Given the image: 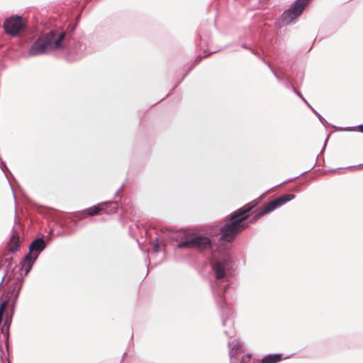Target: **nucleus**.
<instances>
[{
	"label": "nucleus",
	"instance_id": "1",
	"mask_svg": "<svg viewBox=\"0 0 363 363\" xmlns=\"http://www.w3.org/2000/svg\"><path fill=\"white\" fill-rule=\"evenodd\" d=\"M230 268V262L228 259L218 260L213 263L212 270L214 272L215 280L211 284V290L220 310L223 326L229 327V330L224 331L226 336L231 338L235 335L233 328V321L232 320L233 311L226 305L225 294L230 285V277L228 272Z\"/></svg>",
	"mask_w": 363,
	"mask_h": 363
},
{
	"label": "nucleus",
	"instance_id": "2",
	"mask_svg": "<svg viewBox=\"0 0 363 363\" xmlns=\"http://www.w3.org/2000/svg\"><path fill=\"white\" fill-rule=\"evenodd\" d=\"M70 37L71 35L64 30H51L48 33L39 36L32 43L28 50V55H41L61 49L67 43H70Z\"/></svg>",
	"mask_w": 363,
	"mask_h": 363
},
{
	"label": "nucleus",
	"instance_id": "3",
	"mask_svg": "<svg viewBox=\"0 0 363 363\" xmlns=\"http://www.w3.org/2000/svg\"><path fill=\"white\" fill-rule=\"evenodd\" d=\"M257 203H249L244 206L233 212L225 218L226 223L220 229L221 236L220 240L230 242L248 224L244 223L249 217V213L255 207Z\"/></svg>",
	"mask_w": 363,
	"mask_h": 363
},
{
	"label": "nucleus",
	"instance_id": "4",
	"mask_svg": "<svg viewBox=\"0 0 363 363\" xmlns=\"http://www.w3.org/2000/svg\"><path fill=\"white\" fill-rule=\"evenodd\" d=\"M118 208L119 203L118 202L106 201L94 205L82 211L77 212L75 216L77 217L78 219H82L86 216L97 215L101 211H104L106 214L111 215L115 213Z\"/></svg>",
	"mask_w": 363,
	"mask_h": 363
},
{
	"label": "nucleus",
	"instance_id": "5",
	"mask_svg": "<svg viewBox=\"0 0 363 363\" xmlns=\"http://www.w3.org/2000/svg\"><path fill=\"white\" fill-rule=\"evenodd\" d=\"M295 195L293 194H287L283 196H279L268 203H266L262 208L258 209L256 213L253 216L250 222H253L261 218L264 214L269 213L277 208L284 205L286 202L293 200L295 198Z\"/></svg>",
	"mask_w": 363,
	"mask_h": 363
},
{
	"label": "nucleus",
	"instance_id": "6",
	"mask_svg": "<svg viewBox=\"0 0 363 363\" xmlns=\"http://www.w3.org/2000/svg\"><path fill=\"white\" fill-rule=\"evenodd\" d=\"M309 2L310 0H296L289 9L282 13L281 21L283 24L289 25L300 16Z\"/></svg>",
	"mask_w": 363,
	"mask_h": 363
},
{
	"label": "nucleus",
	"instance_id": "7",
	"mask_svg": "<svg viewBox=\"0 0 363 363\" xmlns=\"http://www.w3.org/2000/svg\"><path fill=\"white\" fill-rule=\"evenodd\" d=\"M3 27L6 34L15 37L25 29V23L22 16L16 15L6 18Z\"/></svg>",
	"mask_w": 363,
	"mask_h": 363
},
{
	"label": "nucleus",
	"instance_id": "8",
	"mask_svg": "<svg viewBox=\"0 0 363 363\" xmlns=\"http://www.w3.org/2000/svg\"><path fill=\"white\" fill-rule=\"evenodd\" d=\"M37 259L38 255H35V254H33V252H30V250L24 257L23 259L21 262V269H24L26 276L30 272Z\"/></svg>",
	"mask_w": 363,
	"mask_h": 363
},
{
	"label": "nucleus",
	"instance_id": "9",
	"mask_svg": "<svg viewBox=\"0 0 363 363\" xmlns=\"http://www.w3.org/2000/svg\"><path fill=\"white\" fill-rule=\"evenodd\" d=\"M192 239L196 240V242H193L194 248H197L201 250L211 249L212 247V242L211 239L204 235H196L192 238Z\"/></svg>",
	"mask_w": 363,
	"mask_h": 363
},
{
	"label": "nucleus",
	"instance_id": "10",
	"mask_svg": "<svg viewBox=\"0 0 363 363\" xmlns=\"http://www.w3.org/2000/svg\"><path fill=\"white\" fill-rule=\"evenodd\" d=\"M46 247V242L44 237L34 239L29 245V250L35 255H39Z\"/></svg>",
	"mask_w": 363,
	"mask_h": 363
},
{
	"label": "nucleus",
	"instance_id": "11",
	"mask_svg": "<svg viewBox=\"0 0 363 363\" xmlns=\"http://www.w3.org/2000/svg\"><path fill=\"white\" fill-rule=\"evenodd\" d=\"M69 54L75 55L74 59H78L86 54V45L82 42H74L69 48Z\"/></svg>",
	"mask_w": 363,
	"mask_h": 363
},
{
	"label": "nucleus",
	"instance_id": "12",
	"mask_svg": "<svg viewBox=\"0 0 363 363\" xmlns=\"http://www.w3.org/2000/svg\"><path fill=\"white\" fill-rule=\"evenodd\" d=\"M9 250L11 252L15 253L20 247V238L18 233H13L8 243Z\"/></svg>",
	"mask_w": 363,
	"mask_h": 363
},
{
	"label": "nucleus",
	"instance_id": "13",
	"mask_svg": "<svg viewBox=\"0 0 363 363\" xmlns=\"http://www.w3.org/2000/svg\"><path fill=\"white\" fill-rule=\"evenodd\" d=\"M11 310L12 311L13 310V307H12ZM12 315H13V313H11V315H6V317L5 318V320H4V325L1 328V333L3 334H4L6 340L9 339V328H10V326H11V322H12Z\"/></svg>",
	"mask_w": 363,
	"mask_h": 363
},
{
	"label": "nucleus",
	"instance_id": "14",
	"mask_svg": "<svg viewBox=\"0 0 363 363\" xmlns=\"http://www.w3.org/2000/svg\"><path fill=\"white\" fill-rule=\"evenodd\" d=\"M242 346V343L238 340H233V342H228V347H230L229 356L230 359L236 356L237 351L240 350Z\"/></svg>",
	"mask_w": 363,
	"mask_h": 363
},
{
	"label": "nucleus",
	"instance_id": "15",
	"mask_svg": "<svg viewBox=\"0 0 363 363\" xmlns=\"http://www.w3.org/2000/svg\"><path fill=\"white\" fill-rule=\"evenodd\" d=\"M281 360V354H270L262 359V363H278Z\"/></svg>",
	"mask_w": 363,
	"mask_h": 363
},
{
	"label": "nucleus",
	"instance_id": "16",
	"mask_svg": "<svg viewBox=\"0 0 363 363\" xmlns=\"http://www.w3.org/2000/svg\"><path fill=\"white\" fill-rule=\"evenodd\" d=\"M196 240L190 238L189 240H186L185 241L180 242L177 245L178 248H194L193 242H196Z\"/></svg>",
	"mask_w": 363,
	"mask_h": 363
},
{
	"label": "nucleus",
	"instance_id": "17",
	"mask_svg": "<svg viewBox=\"0 0 363 363\" xmlns=\"http://www.w3.org/2000/svg\"><path fill=\"white\" fill-rule=\"evenodd\" d=\"M264 63L269 67V68L270 69L271 72L273 73L274 76L277 78V79L279 82H283L285 84V81H286V79L280 77V76H279L277 74V73L274 71V69L272 68V67L271 64L269 63V62L264 61Z\"/></svg>",
	"mask_w": 363,
	"mask_h": 363
},
{
	"label": "nucleus",
	"instance_id": "18",
	"mask_svg": "<svg viewBox=\"0 0 363 363\" xmlns=\"http://www.w3.org/2000/svg\"><path fill=\"white\" fill-rule=\"evenodd\" d=\"M242 48L250 50L253 55L257 56L259 60H262L264 62L266 61L259 53L256 52L255 50H253L251 48H249L246 44H242L241 45Z\"/></svg>",
	"mask_w": 363,
	"mask_h": 363
},
{
	"label": "nucleus",
	"instance_id": "19",
	"mask_svg": "<svg viewBox=\"0 0 363 363\" xmlns=\"http://www.w3.org/2000/svg\"><path fill=\"white\" fill-rule=\"evenodd\" d=\"M314 167H315V164H314L313 166H312V167H311L310 169H308V170H306V171H305V172H302L301 174H300L298 176H296V177H295L294 178H292V179H291L288 180L286 183L289 182H292V181L295 180L296 179H297V178L300 177L301 176L303 175L304 174H306V173H307V172H310V171H311V170ZM283 183L284 184L285 182H283Z\"/></svg>",
	"mask_w": 363,
	"mask_h": 363
},
{
	"label": "nucleus",
	"instance_id": "20",
	"mask_svg": "<svg viewBox=\"0 0 363 363\" xmlns=\"http://www.w3.org/2000/svg\"><path fill=\"white\" fill-rule=\"evenodd\" d=\"M153 250L156 253H157L160 251V243L158 238H156L155 242L154 243Z\"/></svg>",
	"mask_w": 363,
	"mask_h": 363
},
{
	"label": "nucleus",
	"instance_id": "21",
	"mask_svg": "<svg viewBox=\"0 0 363 363\" xmlns=\"http://www.w3.org/2000/svg\"><path fill=\"white\" fill-rule=\"evenodd\" d=\"M292 91L295 93L298 97H300L302 99V101H305V98L303 97L302 94L300 91H297L294 87H292Z\"/></svg>",
	"mask_w": 363,
	"mask_h": 363
},
{
	"label": "nucleus",
	"instance_id": "22",
	"mask_svg": "<svg viewBox=\"0 0 363 363\" xmlns=\"http://www.w3.org/2000/svg\"><path fill=\"white\" fill-rule=\"evenodd\" d=\"M340 131H354L355 130V128L350 126V127H345V128H340Z\"/></svg>",
	"mask_w": 363,
	"mask_h": 363
},
{
	"label": "nucleus",
	"instance_id": "23",
	"mask_svg": "<svg viewBox=\"0 0 363 363\" xmlns=\"http://www.w3.org/2000/svg\"><path fill=\"white\" fill-rule=\"evenodd\" d=\"M201 60V55H199L198 56V58L194 61V64L191 66V67L189 68V71L194 67L196 66V65H198L200 61Z\"/></svg>",
	"mask_w": 363,
	"mask_h": 363
},
{
	"label": "nucleus",
	"instance_id": "24",
	"mask_svg": "<svg viewBox=\"0 0 363 363\" xmlns=\"http://www.w3.org/2000/svg\"><path fill=\"white\" fill-rule=\"evenodd\" d=\"M329 138H330V135H328V136L326 137V138H325V140L324 145H323V149H322V150H321L320 153H323V152L325 151V147H326V145H327V143H328V140H329Z\"/></svg>",
	"mask_w": 363,
	"mask_h": 363
},
{
	"label": "nucleus",
	"instance_id": "25",
	"mask_svg": "<svg viewBox=\"0 0 363 363\" xmlns=\"http://www.w3.org/2000/svg\"><path fill=\"white\" fill-rule=\"evenodd\" d=\"M317 116L318 117L320 121L323 123V125L325 126V119L319 113H316Z\"/></svg>",
	"mask_w": 363,
	"mask_h": 363
},
{
	"label": "nucleus",
	"instance_id": "26",
	"mask_svg": "<svg viewBox=\"0 0 363 363\" xmlns=\"http://www.w3.org/2000/svg\"><path fill=\"white\" fill-rule=\"evenodd\" d=\"M284 85H285L286 88L289 89L292 91V87H294V86L289 83L288 79H286Z\"/></svg>",
	"mask_w": 363,
	"mask_h": 363
},
{
	"label": "nucleus",
	"instance_id": "27",
	"mask_svg": "<svg viewBox=\"0 0 363 363\" xmlns=\"http://www.w3.org/2000/svg\"><path fill=\"white\" fill-rule=\"evenodd\" d=\"M1 169H2V171H4V172L6 174V171H9L8 167H6V164L3 163L2 165L1 166Z\"/></svg>",
	"mask_w": 363,
	"mask_h": 363
},
{
	"label": "nucleus",
	"instance_id": "28",
	"mask_svg": "<svg viewBox=\"0 0 363 363\" xmlns=\"http://www.w3.org/2000/svg\"><path fill=\"white\" fill-rule=\"evenodd\" d=\"M123 187H124V184H122V185L120 186L119 189H118L117 191H116V193H115V197H118V196H119L120 191H121V190L123 189Z\"/></svg>",
	"mask_w": 363,
	"mask_h": 363
},
{
	"label": "nucleus",
	"instance_id": "29",
	"mask_svg": "<svg viewBox=\"0 0 363 363\" xmlns=\"http://www.w3.org/2000/svg\"><path fill=\"white\" fill-rule=\"evenodd\" d=\"M342 169H342V168L333 169H330V170H329V172L335 173V172H340V171H341V170H342Z\"/></svg>",
	"mask_w": 363,
	"mask_h": 363
},
{
	"label": "nucleus",
	"instance_id": "30",
	"mask_svg": "<svg viewBox=\"0 0 363 363\" xmlns=\"http://www.w3.org/2000/svg\"><path fill=\"white\" fill-rule=\"evenodd\" d=\"M357 130L363 133V124L357 126Z\"/></svg>",
	"mask_w": 363,
	"mask_h": 363
},
{
	"label": "nucleus",
	"instance_id": "31",
	"mask_svg": "<svg viewBox=\"0 0 363 363\" xmlns=\"http://www.w3.org/2000/svg\"><path fill=\"white\" fill-rule=\"evenodd\" d=\"M363 166V164H359L358 167H362ZM355 167H357V166H350V167H347V169H350V168H355Z\"/></svg>",
	"mask_w": 363,
	"mask_h": 363
},
{
	"label": "nucleus",
	"instance_id": "32",
	"mask_svg": "<svg viewBox=\"0 0 363 363\" xmlns=\"http://www.w3.org/2000/svg\"><path fill=\"white\" fill-rule=\"evenodd\" d=\"M6 274H7V271H6V272H5V273H4V277H3V278H2L1 281H4V279L5 277L6 276ZM1 283H2V282H1Z\"/></svg>",
	"mask_w": 363,
	"mask_h": 363
},
{
	"label": "nucleus",
	"instance_id": "33",
	"mask_svg": "<svg viewBox=\"0 0 363 363\" xmlns=\"http://www.w3.org/2000/svg\"><path fill=\"white\" fill-rule=\"evenodd\" d=\"M310 108L311 107V106L310 105V104L307 101V100L305 99V101H303Z\"/></svg>",
	"mask_w": 363,
	"mask_h": 363
},
{
	"label": "nucleus",
	"instance_id": "34",
	"mask_svg": "<svg viewBox=\"0 0 363 363\" xmlns=\"http://www.w3.org/2000/svg\"><path fill=\"white\" fill-rule=\"evenodd\" d=\"M311 110L316 114V113H318L316 110H315L312 106L311 107Z\"/></svg>",
	"mask_w": 363,
	"mask_h": 363
},
{
	"label": "nucleus",
	"instance_id": "35",
	"mask_svg": "<svg viewBox=\"0 0 363 363\" xmlns=\"http://www.w3.org/2000/svg\"><path fill=\"white\" fill-rule=\"evenodd\" d=\"M240 363H245V359H244V357H242L240 362Z\"/></svg>",
	"mask_w": 363,
	"mask_h": 363
},
{
	"label": "nucleus",
	"instance_id": "36",
	"mask_svg": "<svg viewBox=\"0 0 363 363\" xmlns=\"http://www.w3.org/2000/svg\"><path fill=\"white\" fill-rule=\"evenodd\" d=\"M246 357H247V358H250V357H251V354H247L246 355Z\"/></svg>",
	"mask_w": 363,
	"mask_h": 363
},
{
	"label": "nucleus",
	"instance_id": "37",
	"mask_svg": "<svg viewBox=\"0 0 363 363\" xmlns=\"http://www.w3.org/2000/svg\"><path fill=\"white\" fill-rule=\"evenodd\" d=\"M13 198H14V199H15V201H16V196H15V194H14V193H13Z\"/></svg>",
	"mask_w": 363,
	"mask_h": 363
}]
</instances>
